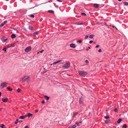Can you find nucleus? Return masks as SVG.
<instances>
[{
  "label": "nucleus",
  "instance_id": "obj_1",
  "mask_svg": "<svg viewBox=\"0 0 128 128\" xmlns=\"http://www.w3.org/2000/svg\"><path fill=\"white\" fill-rule=\"evenodd\" d=\"M30 80V77L29 76H24L22 80L23 82L26 81L28 84L29 83Z\"/></svg>",
  "mask_w": 128,
  "mask_h": 128
},
{
  "label": "nucleus",
  "instance_id": "obj_2",
  "mask_svg": "<svg viewBox=\"0 0 128 128\" xmlns=\"http://www.w3.org/2000/svg\"><path fill=\"white\" fill-rule=\"evenodd\" d=\"M78 72L79 74L82 76H85L87 74V72L83 71H79Z\"/></svg>",
  "mask_w": 128,
  "mask_h": 128
},
{
  "label": "nucleus",
  "instance_id": "obj_3",
  "mask_svg": "<svg viewBox=\"0 0 128 128\" xmlns=\"http://www.w3.org/2000/svg\"><path fill=\"white\" fill-rule=\"evenodd\" d=\"M70 66V63L68 62H67L63 65L62 67L64 68L67 69Z\"/></svg>",
  "mask_w": 128,
  "mask_h": 128
},
{
  "label": "nucleus",
  "instance_id": "obj_4",
  "mask_svg": "<svg viewBox=\"0 0 128 128\" xmlns=\"http://www.w3.org/2000/svg\"><path fill=\"white\" fill-rule=\"evenodd\" d=\"M8 84L6 82H4L1 83L0 86L2 88H3L8 86Z\"/></svg>",
  "mask_w": 128,
  "mask_h": 128
},
{
  "label": "nucleus",
  "instance_id": "obj_5",
  "mask_svg": "<svg viewBox=\"0 0 128 128\" xmlns=\"http://www.w3.org/2000/svg\"><path fill=\"white\" fill-rule=\"evenodd\" d=\"M31 47L30 46H28L24 49V51L26 52H28L30 51L31 50Z\"/></svg>",
  "mask_w": 128,
  "mask_h": 128
},
{
  "label": "nucleus",
  "instance_id": "obj_6",
  "mask_svg": "<svg viewBox=\"0 0 128 128\" xmlns=\"http://www.w3.org/2000/svg\"><path fill=\"white\" fill-rule=\"evenodd\" d=\"M8 98H2V101L4 102H6L8 101Z\"/></svg>",
  "mask_w": 128,
  "mask_h": 128
},
{
  "label": "nucleus",
  "instance_id": "obj_7",
  "mask_svg": "<svg viewBox=\"0 0 128 128\" xmlns=\"http://www.w3.org/2000/svg\"><path fill=\"white\" fill-rule=\"evenodd\" d=\"M70 46L71 48H75L76 47V45L74 44H71L70 45Z\"/></svg>",
  "mask_w": 128,
  "mask_h": 128
},
{
  "label": "nucleus",
  "instance_id": "obj_8",
  "mask_svg": "<svg viewBox=\"0 0 128 128\" xmlns=\"http://www.w3.org/2000/svg\"><path fill=\"white\" fill-rule=\"evenodd\" d=\"M7 22L6 20L4 21L0 25V27H1L3 26Z\"/></svg>",
  "mask_w": 128,
  "mask_h": 128
},
{
  "label": "nucleus",
  "instance_id": "obj_9",
  "mask_svg": "<svg viewBox=\"0 0 128 128\" xmlns=\"http://www.w3.org/2000/svg\"><path fill=\"white\" fill-rule=\"evenodd\" d=\"M38 31H36L32 35L34 36H36V35L38 34Z\"/></svg>",
  "mask_w": 128,
  "mask_h": 128
},
{
  "label": "nucleus",
  "instance_id": "obj_10",
  "mask_svg": "<svg viewBox=\"0 0 128 128\" xmlns=\"http://www.w3.org/2000/svg\"><path fill=\"white\" fill-rule=\"evenodd\" d=\"M62 61V60H58L57 62H54V63H53L52 64H56L57 63H58L59 62H61Z\"/></svg>",
  "mask_w": 128,
  "mask_h": 128
},
{
  "label": "nucleus",
  "instance_id": "obj_11",
  "mask_svg": "<svg viewBox=\"0 0 128 128\" xmlns=\"http://www.w3.org/2000/svg\"><path fill=\"white\" fill-rule=\"evenodd\" d=\"M7 39V38H5L4 37L2 39V40L3 42H4L6 41Z\"/></svg>",
  "mask_w": 128,
  "mask_h": 128
},
{
  "label": "nucleus",
  "instance_id": "obj_12",
  "mask_svg": "<svg viewBox=\"0 0 128 128\" xmlns=\"http://www.w3.org/2000/svg\"><path fill=\"white\" fill-rule=\"evenodd\" d=\"M94 7L95 8H98L99 7V5L98 4H95L94 5Z\"/></svg>",
  "mask_w": 128,
  "mask_h": 128
},
{
  "label": "nucleus",
  "instance_id": "obj_13",
  "mask_svg": "<svg viewBox=\"0 0 128 128\" xmlns=\"http://www.w3.org/2000/svg\"><path fill=\"white\" fill-rule=\"evenodd\" d=\"M76 125H74L73 126H70L69 128H76Z\"/></svg>",
  "mask_w": 128,
  "mask_h": 128
},
{
  "label": "nucleus",
  "instance_id": "obj_14",
  "mask_svg": "<svg viewBox=\"0 0 128 128\" xmlns=\"http://www.w3.org/2000/svg\"><path fill=\"white\" fill-rule=\"evenodd\" d=\"M14 44H10L8 46H7V47H8V48L10 47H14Z\"/></svg>",
  "mask_w": 128,
  "mask_h": 128
},
{
  "label": "nucleus",
  "instance_id": "obj_15",
  "mask_svg": "<svg viewBox=\"0 0 128 128\" xmlns=\"http://www.w3.org/2000/svg\"><path fill=\"white\" fill-rule=\"evenodd\" d=\"M11 37L12 38H14L16 37V36L14 34H12L11 36Z\"/></svg>",
  "mask_w": 128,
  "mask_h": 128
},
{
  "label": "nucleus",
  "instance_id": "obj_16",
  "mask_svg": "<svg viewBox=\"0 0 128 128\" xmlns=\"http://www.w3.org/2000/svg\"><path fill=\"white\" fill-rule=\"evenodd\" d=\"M26 116L25 115L24 116H20L19 118V119H23Z\"/></svg>",
  "mask_w": 128,
  "mask_h": 128
},
{
  "label": "nucleus",
  "instance_id": "obj_17",
  "mask_svg": "<svg viewBox=\"0 0 128 128\" xmlns=\"http://www.w3.org/2000/svg\"><path fill=\"white\" fill-rule=\"evenodd\" d=\"M44 98L46 100H48L49 99L50 97L47 96H44Z\"/></svg>",
  "mask_w": 128,
  "mask_h": 128
},
{
  "label": "nucleus",
  "instance_id": "obj_18",
  "mask_svg": "<svg viewBox=\"0 0 128 128\" xmlns=\"http://www.w3.org/2000/svg\"><path fill=\"white\" fill-rule=\"evenodd\" d=\"M122 120V119L121 118H119L118 121H117V123L118 124H120V122H121Z\"/></svg>",
  "mask_w": 128,
  "mask_h": 128
},
{
  "label": "nucleus",
  "instance_id": "obj_19",
  "mask_svg": "<svg viewBox=\"0 0 128 128\" xmlns=\"http://www.w3.org/2000/svg\"><path fill=\"white\" fill-rule=\"evenodd\" d=\"M7 89L8 90H9L10 91H11L12 90V89L10 88L9 86H8L7 88Z\"/></svg>",
  "mask_w": 128,
  "mask_h": 128
},
{
  "label": "nucleus",
  "instance_id": "obj_20",
  "mask_svg": "<svg viewBox=\"0 0 128 128\" xmlns=\"http://www.w3.org/2000/svg\"><path fill=\"white\" fill-rule=\"evenodd\" d=\"M32 114H30V113H28V114L27 116L28 117H30V116H32Z\"/></svg>",
  "mask_w": 128,
  "mask_h": 128
},
{
  "label": "nucleus",
  "instance_id": "obj_21",
  "mask_svg": "<svg viewBox=\"0 0 128 128\" xmlns=\"http://www.w3.org/2000/svg\"><path fill=\"white\" fill-rule=\"evenodd\" d=\"M8 47H6L4 48H3V51H4V52H6V50L8 49Z\"/></svg>",
  "mask_w": 128,
  "mask_h": 128
},
{
  "label": "nucleus",
  "instance_id": "obj_22",
  "mask_svg": "<svg viewBox=\"0 0 128 128\" xmlns=\"http://www.w3.org/2000/svg\"><path fill=\"white\" fill-rule=\"evenodd\" d=\"M48 12L51 13H53L54 12L52 10H48Z\"/></svg>",
  "mask_w": 128,
  "mask_h": 128
},
{
  "label": "nucleus",
  "instance_id": "obj_23",
  "mask_svg": "<svg viewBox=\"0 0 128 128\" xmlns=\"http://www.w3.org/2000/svg\"><path fill=\"white\" fill-rule=\"evenodd\" d=\"M79 102L80 104H81L82 103V100L81 98H80Z\"/></svg>",
  "mask_w": 128,
  "mask_h": 128
},
{
  "label": "nucleus",
  "instance_id": "obj_24",
  "mask_svg": "<svg viewBox=\"0 0 128 128\" xmlns=\"http://www.w3.org/2000/svg\"><path fill=\"white\" fill-rule=\"evenodd\" d=\"M94 36V35L93 34H91L89 36V37L90 38H93Z\"/></svg>",
  "mask_w": 128,
  "mask_h": 128
},
{
  "label": "nucleus",
  "instance_id": "obj_25",
  "mask_svg": "<svg viewBox=\"0 0 128 128\" xmlns=\"http://www.w3.org/2000/svg\"><path fill=\"white\" fill-rule=\"evenodd\" d=\"M123 3L125 5L128 6V2H124Z\"/></svg>",
  "mask_w": 128,
  "mask_h": 128
},
{
  "label": "nucleus",
  "instance_id": "obj_26",
  "mask_svg": "<svg viewBox=\"0 0 128 128\" xmlns=\"http://www.w3.org/2000/svg\"><path fill=\"white\" fill-rule=\"evenodd\" d=\"M32 26H29L28 28L30 30H32Z\"/></svg>",
  "mask_w": 128,
  "mask_h": 128
},
{
  "label": "nucleus",
  "instance_id": "obj_27",
  "mask_svg": "<svg viewBox=\"0 0 128 128\" xmlns=\"http://www.w3.org/2000/svg\"><path fill=\"white\" fill-rule=\"evenodd\" d=\"M30 16L31 17L34 18V15L32 14H31L30 15Z\"/></svg>",
  "mask_w": 128,
  "mask_h": 128
},
{
  "label": "nucleus",
  "instance_id": "obj_28",
  "mask_svg": "<svg viewBox=\"0 0 128 128\" xmlns=\"http://www.w3.org/2000/svg\"><path fill=\"white\" fill-rule=\"evenodd\" d=\"M126 124L122 126V128H123L124 127V128H126Z\"/></svg>",
  "mask_w": 128,
  "mask_h": 128
},
{
  "label": "nucleus",
  "instance_id": "obj_29",
  "mask_svg": "<svg viewBox=\"0 0 128 128\" xmlns=\"http://www.w3.org/2000/svg\"><path fill=\"white\" fill-rule=\"evenodd\" d=\"M82 42V40H79L77 41V42H78L79 43H81Z\"/></svg>",
  "mask_w": 128,
  "mask_h": 128
},
{
  "label": "nucleus",
  "instance_id": "obj_30",
  "mask_svg": "<svg viewBox=\"0 0 128 128\" xmlns=\"http://www.w3.org/2000/svg\"><path fill=\"white\" fill-rule=\"evenodd\" d=\"M4 126V125L3 124H2L0 126V127H1V128H3Z\"/></svg>",
  "mask_w": 128,
  "mask_h": 128
},
{
  "label": "nucleus",
  "instance_id": "obj_31",
  "mask_svg": "<svg viewBox=\"0 0 128 128\" xmlns=\"http://www.w3.org/2000/svg\"><path fill=\"white\" fill-rule=\"evenodd\" d=\"M105 118L106 119H107L109 118V116L108 115L106 116H104Z\"/></svg>",
  "mask_w": 128,
  "mask_h": 128
},
{
  "label": "nucleus",
  "instance_id": "obj_32",
  "mask_svg": "<svg viewBox=\"0 0 128 128\" xmlns=\"http://www.w3.org/2000/svg\"><path fill=\"white\" fill-rule=\"evenodd\" d=\"M105 122L106 124H108L109 122V121L108 120H105Z\"/></svg>",
  "mask_w": 128,
  "mask_h": 128
},
{
  "label": "nucleus",
  "instance_id": "obj_33",
  "mask_svg": "<svg viewBox=\"0 0 128 128\" xmlns=\"http://www.w3.org/2000/svg\"><path fill=\"white\" fill-rule=\"evenodd\" d=\"M81 14L82 15L84 16H86V14L84 13H82Z\"/></svg>",
  "mask_w": 128,
  "mask_h": 128
},
{
  "label": "nucleus",
  "instance_id": "obj_34",
  "mask_svg": "<svg viewBox=\"0 0 128 128\" xmlns=\"http://www.w3.org/2000/svg\"><path fill=\"white\" fill-rule=\"evenodd\" d=\"M85 62L86 63L88 64V63L89 62H88V60H85Z\"/></svg>",
  "mask_w": 128,
  "mask_h": 128
},
{
  "label": "nucleus",
  "instance_id": "obj_35",
  "mask_svg": "<svg viewBox=\"0 0 128 128\" xmlns=\"http://www.w3.org/2000/svg\"><path fill=\"white\" fill-rule=\"evenodd\" d=\"M20 90L19 88H18L17 90V91L18 92H20Z\"/></svg>",
  "mask_w": 128,
  "mask_h": 128
},
{
  "label": "nucleus",
  "instance_id": "obj_36",
  "mask_svg": "<svg viewBox=\"0 0 128 128\" xmlns=\"http://www.w3.org/2000/svg\"><path fill=\"white\" fill-rule=\"evenodd\" d=\"M118 111V109L117 108H116L114 109V111L115 112H116Z\"/></svg>",
  "mask_w": 128,
  "mask_h": 128
},
{
  "label": "nucleus",
  "instance_id": "obj_37",
  "mask_svg": "<svg viewBox=\"0 0 128 128\" xmlns=\"http://www.w3.org/2000/svg\"><path fill=\"white\" fill-rule=\"evenodd\" d=\"M76 24H77L78 25H80L82 24V23H80V22H78Z\"/></svg>",
  "mask_w": 128,
  "mask_h": 128
},
{
  "label": "nucleus",
  "instance_id": "obj_38",
  "mask_svg": "<svg viewBox=\"0 0 128 128\" xmlns=\"http://www.w3.org/2000/svg\"><path fill=\"white\" fill-rule=\"evenodd\" d=\"M44 100H42V104H44Z\"/></svg>",
  "mask_w": 128,
  "mask_h": 128
},
{
  "label": "nucleus",
  "instance_id": "obj_39",
  "mask_svg": "<svg viewBox=\"0 0 128 128\" xmlns=\"http://www.w3.org/2000/svg\"><path fill=\"white\" fill-rule=\"evenodd\" d=\"M76 124L77 126H79V123L78 122H76Z\"/></svg>",
  "mask_w": 128,
  "mask_h": 128
},
{
  "label": "nucleus",
  "instance_id": "obj_40",
  "mask_svg": "<svg viewBox=\"0 0 128 128\" xmlns=\"http://www.w3.org/2000/svg\"><path fill=\"white\" fill-rule=\"evenodd\" d=\"M88 37V36H86L84 38L85 39H86Z\"/></svg>",
  "mask_w": 128,
  "mask_h": 128
},
{
  "label": "nucleus",
  "instance_id": "obj_41",
  "mask_svg": "<svg viewBox=\"0 0 128 128\" xmlns=\"http://www.w3.org/2000/svg\"><path fill=\"white\" fill-rule=\"evenodd\" d=\"M102 50L100 49L99 50H98V52H102Z\"/></svg>",
  "mask_w": 128,
  "mask_h": 128
},
{
  "label": "nucleus",
  "instance_id": "obj_42",
  "mask_svg": "<svg viewBox=\"0 0 128 128\" xmlns=\"http://www.w3.org/2000/svg\"><path fill=\"white\" fill-rule=\"evenodd\" d=\"M93 42V41L92 40H90L89 42V43L90 44H91Z\"/></svg>",
  "mask_w": 128,
  "mask_h": 128
},
{
  "label": "nucleus",
  "instance_id": "obj_43",
  "mask_svg": "<svg viewBox=\"0 0 128 128\" xmlns=\"http://www.w3.org/2000/svg\"><path fill=\"white\" fill-rule=\"evenodd\" d=\"M100 46L98 45H97L96 46V48H98V47H99Z\"/></svg>",
  "mask_w": 128,
  "mask_h": 128
},
{
  "label": "nucleus",
  "instance_id": "obj_44",
  "mask_svg": "<svg viewBox=\"0 0 128 128\" xmlns=\"http://www.w3.org/2000/svg\"><path fill=\"white\" fill-rule=\"evenodd\" d=\"M77 114H78L77 113H74L73 114V116H76V115Z\"/></svg>",
  "mask_w": 128,
  "mask_h": 128
},
{
  "label": "nucleus",
  "instance_id": "obj_45",
  "mask_svg": "<svg viewBox=\"0 0 128 128\" xmlns=\"http://www.w3.org/2000/svg\"><path fill=\"white\" fill-rule=\"evenodd\" d=\"M24 128H29L28 126H25Z\"/></svg>",
  "mask_w": 128,
  "mask_h": 128
},
{
  "label": "nucleus",
  "instance_id": "obj_46",
  "mask_svg": "<svg viewBox=\"0 0 128 128\" xmlns=\"http://www.w3.org/2000/svg\"><path fill=\"white\" fill-rule=\"evenodd\" d=\"M22 120H20L19 121V122H20H20H22Z\"/></svg>",
  "mask_w": 128,
  "mask_h": 128
},
{
  "label": "nucleus",
  "instance_id": "obj_47",
  "mask_svg": "<svg viewBox=\"0 0 128 128\" xmlns=\"http://www.w3.org/2000/svg\"><path fill=\"white\" fill-rule=\"evenodd\" d=\"M44 51V50H42L41 51H40V52H41V53H42V52H43V51Z\"/></svg>",
  "mask_w": 128,
  "mask_h": 128
},
{
  "label": "nucleus",
  "instance_id": "obj_48",
  "mask_svg": "<svg viewBox=\"0 0 128 128\" xmlns=\"http://www.w3.org/2000/svg\"><path fill=\"white\" fill-rule=\"evenodd\" d=\"M57 0L59 2H62V1L60 0Z\"/></svg>",
  "mask_w": 128,
  "mask_h": 128
},
{
  "label": "nucleus",
  "instance_id": "obj_49",
  "mask_svg": "<svg viewBox=\"0 0 128 128\" xmlns=\"http://www.w3.org/2000/svg\"><path fill=\"white\" fill-rule=\"evenodd\" d=\"M38 112V110H36L35 111V112Z\"/></svg>",
  "mask_w": 128,
  "mask_h": 128
},
{
  "label": "nucleus",
  "instance_id": "obj_50",
  "mask_svg": "<svg viewBox=\"0 0 128 128\" xmlns=\"http://www.w3.org/2000/svg\"><path fill=\"white\" fill-rule=\"evenodd\" d=\"M18 123V122H15V124H17Z\"/></svg>",
  "mask_w": 128,
  "mask_h": 128
},
{
  "label": "nucleus",
  "instance_id": "obj_51",
  "mask_svg": "<svg viewBox=\"0 0 128 128\" xmlns=\"http://www.w3.org/2000/svg\"><path fill=\"white\" fill-rule=\"evenodd\" d=\"M2 94V93L1 92H0V97L1 96Z\"/></svg>",
  "mask_w": 128,
  "mask_h": 128
},
{
  "label": "nucleus",
  "instance_id": "obj_52",
  "mask_svg": "<svg viewBox=\"0 0 128 128\" xmlns=\"http://www.w3.org/2000/svg\"><path fill=\"white\" fill-rule=\"evenodd\" d=\"M79 123L80 124H81L82 123V122L81 121H80L79 122Z\"/></svg>",
  "mask_w": 128,
  "mask_h": 128
},
{
  "label": "nucleus",
  "instance_id": "obj_53",
  "mask_svg": "<svg viewBox=\"0 0 128 128\" xmlns=\"http://www.w3.org/2000/svg\"><path fill=\"white\" fill-rule=\"evenodd\" d=\"M16 122H18V119H16Z\"/></svg>",
  "mask_w": 128,
  "mask_h": 128
},
{
  "label": "nucleus",
  "instance_id": "obj_54",
  "mask_svg": "<svg viewBox=\"0 0 128 128\" xmlns=\"http://www.w3.org/2000/svg\"><path fill=\"white\" fill-rule=\"evenodd\" d=\"M104 25L105 26H107V25L106 24V23H105V24H104Z\"/></svg>",
  "mask_w": 128,
  "mask_h": 128
},
{
  "label": "nucleus",
  "instance_id": "obj_55",
  "mask_svg": "<svg viewBox=\"0 0 128 128\" xmlns=\"http://www.w3.org/2000/svg\"><path fill=\"white\" fill-rule=\"evenodd\" d=\"M88 48H89V49H90V47H89V46H88Z\"/></svg>",
  "mask_w": 128,
  "mask_h": 128
},
{
  "label": "nucleus",
  "instance_id": "obj_56",
  "mask_svg": "<svg viewBox=\"0 0 128 128\" xmlns=\"http://www.w3.org/2000/svg\"><path fill=\"white\" fill-rule=\"evenodd\" d=\"M118 1L120 2L122 1V0H118Z\"/></svg>",
  "mask_w": 128,
  "mask_h": 128
},
{
  "label": "nucleus",
  "instance_id": "obj_57",
  "mask_svg": "<svg viewBox=\"0 0 128 128\" xmlns=\"http://www.w3.org/2000/svg\"><path fill=\"white\" fill-rule=\"evenodd\" d=\"M2 109V108H0V111H1Z\"/></svg>",
  "mask_w": 128,
  "mask_h": 128
},
{
  "label": "nucleus",
  "instance_id": "obj_58",
  "mask_svg": "<svg viewBox=\"0 0 128 128\" xmlns=\"http://www.w3.org/2000/svg\"><path fill=\"white\" fill-rule=\"evenodd\" d=\"M52 64H50V65H51V66H52Z\"/></svg>",
  "mask_w": 128,
  "mask_h": 128
},
{
  "label": "nucleus",
  "instance_id": "obj_59",
  "mask_svg": "<svg viewBox=\"0 0 128 128\" xmlns=\"http://www.w3.org/2000/svg\"><path fill=\"white\" fill-rule=\"evenodd\" d=\"M88 50V49H86V50Z\"/></svg>",
  "mask_w": 128,
  "mask_h": 128
},
{
  "label": "nucleus",
  "instance_id": "obj_60",
  "mask_svg": "<svg viewBox=\"0 0 128 128\" xmlns=\"http://www.w3.org/2000/svg\"><path fill=\"white\" fill-rule=\"evenodd\" d=\"M113 28H114V27H112Z\"/></svg>",
  "mask_w": 128,
  "mask_h": 128
},
{
  "label": "nucleus",
  "instance_id": "obj_61",
  "mask_svg": "<svg viewBox=\"0 0 128 128\" xmlns=\"http://www.w3.org/2000/svg\"><path fill=\"white\" fill-rule=\"evenodd\" d=\"M4 128H6L5 127H4Z\"/></svg>",
  "mask_w": 128,
  "mask_h": 128
}]
</instances>
